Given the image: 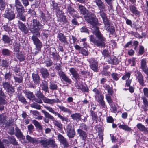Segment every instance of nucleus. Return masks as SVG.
Listing matches in <instances>:
<instances>
[{
    "label": "nucleus",
    "instance_id": "nucleus-18",
    "mask_svg": "<svg viewBox=\"0 0 148 148\" xmlns=\"http://www.w3.org/2000/svg\"><path fill=\"white\" fill-rule=\"evenodd\" d=\"M90 64V67L91 69L94 72H97L98 70V64L97 61L94 59H92Z\"/></svg>",
    "mask_w": 148,
    "mask_h": 148
},
{
    "label": "nucleus",
    "instance_id": "nucleus-5",
    "mask_svg": "<svg viewBox=\"0 0 148 148\" xmlns=\"http://www.w3.org/2000/svg\"><path fill=\"white\" fill-rule=\"evenodd\" d=\"M93 2L95 3L97 6L99 11L98 13L100 15L105 14L106 6L104 3L101 0H92Z\"/></svg>",
    "mask_w": 148,
    "mask_h": 148
},
{
    "label": "nucleus",
    "instance_id": "nucleus-26",
    "mask_svg": "<svg viewBox=\"0 0 148 148\" xmlns=\"http://www.w3.org/2000/svg\"><path fill=\"white\" fill-rule=\"evenodd\" d=\"M15 133L14 134L17 138H22L24 137L21 130L16 125Z\"/></svg>",
    "mask_w": 148,
    "mask_h": 148
},
{
    "label": "nucleus",
    "instance_id": "nucleus-25",
    "mask_svg": "<svg viewBox=\"0 0 148 148\" xmlns=\"http://www.w3.org/2000/svg\"><path fill=\"white\" fill-rule=\"evenodd\" d=\"M137 127L141 131L144 132L148 134V128L146 127L141 123H139L137 124Z\"/></svg>",
    "mask_w": 148,
    "mask_h": 148
},
{
    "label": "nucleus",
    "instance_id": "nucleus-43",
    "mask_svg": "<svg viewBox=\"0 0 148 148\" xmlns=\"http://www.w3.org/2000/svg\"><path fill=\"white\" fill-rule=\"evenodd\" d=\"M64 13H62L60 15H59L58 17V20L59 21H62L64 23H66L67 21V20L66 18V16L64 15Z\"/></svg>",
    "mask_w": 148,
    "mask_h": 148
},
{
    "label": "nucleus",
    "instance_id": "nucleus-39",
    "mask_svg": "<svg viewBox=\"0 0 148 148\" xmlns=\"http://www.w3.org/2000/svg\"><path fill=\"white\" fill-rule=\"evenodd\" d=\"M32 123L39 130L42 131L43 130V127L41 124L38 121L35 120H34L32 121Z\"/></svg>",
    "mask_w": 148,
    "mask_h": 148
},
{
    "label": "nucleus",
    "instance_id": "nucleus-47",
    "mask_svg": "<svg viewBox=\"0 0 148 148\" xmlns=\"http://www.w3.org/2000/svg\"><path fill=\"white\" fill-rule=\"evenodd\" d=\"M16 57L21 62L24 61L25 59V57L21 53H17Z\"/></svg>",
    "mask_w": 148,
    "mask_h": 148
},
{
    "label": "nucleus",
    "instance_id": "nucleus-37",
    "mask_svg": "<svg viewBox=\"0 0 148 148\" xmlns=\"http://www.w3.org/2000/svg\"><path fill=\"white\" fill-rule=\"evenodd\" d=\"M8 138L9 140V143L10 144L14 145H18V142H17L14 136H9Z\"/></svg>",
    "mask_w": 148,
    "mask_h": 148
},
{
    "label": "nucleus",
    "instance_id": "nucleus-12",
    "mask_svg": "<svg viewBox=\"0 0 148 148\" xmlns=\"http://www.w3.org/2000/svg\"><path fill=\"white\" fill-rule=\"evenodd\" d=\"M37 36L36 35H33L32 39L38 50H40L42 47V44Z\"/></svg>",
    "mask_w": 148,
    "mask_h": 148
},
{
    "label": "nucleus",
    "instance_id": "nucleus-41",
    "mask_svg": "<svg viewBox=\"0 0 148 148\" xmlns=\"http://www.w3.org/2000/svg\"><path fill=\"white\" fill-rule=\"evenodd\" d=\"M42 113L44 114L46 118L49 119L52 121H54V120L55 119L54 117L53 116L46 111L42 110Z\"/></svg>",
    "mask_w": 148,
    "mask_h": 148
},
{
    "label": "nucleus",
    "instance_id": "nucleus-32",
    "mask_svg": "<svg viewBox=\"0 0 148 148\" xmlns=\"http://www.w3.org/2000/svg\"><path fill=\"white\" fill-rule=\"evenodd\" d=\"M42 90L46 92H49L48 88V86L47 82L46 81L42 82L40 84Z\"/></svg>",
    "mask_w": 148,
    "mask_h": 148
},
{
    "label": "nucleus",
    "instance_id": "nucleus-17",
    "mask_svg": "<svg viewBox=\"0 0 148 148\" xmlns=\"http://www.w3.org/2000/svg\"><path fill=\"white\" fill-rule=\"evenodd\" d=\"M77 134L82 140L85 142L87 137V134L86 132L83 130H81L80 129H78L77 130Z\"/></svg>",
    "mask_w": 148,
    "mask_h": 148
},
{
    "label": "nucleus",
    "instance_id": "nucleus-1",
    "mask_svg": "<svg viewBox=\"0 0 148 148\" xmlns=\"http://www.w3.org/2000/svg\"><path fill=\"white\" fill-rule=\"evenodd\" d=\"M92 28L93 33L97 38L95 37L93 35H91L90 36V41L97 47H104L106 44L105 42L106 41V38L100 32L98 27L95 26Z\"/></svg>",
    "mask_w": 148,
    "mask_h": 148
},
{
    "label": "nucleus",
    "instance_id": "nucleus-64",
    "mask_svg": "<svg viewBox=\"0 0 148 148\" xmlns=\"http://www.w3.org/2000/svg\"><path fill=\"white\" fill-rule=\"evenodd\" d=\"M79 53L84 56H87L88 54V51L83 48H82L81 50L79 51Z\"/></svg>",
    "mask_w": 148,
    "mask_h": 148
},
{
    "label": "nucleus",
    "instance_id": "nucleus-20",
    "mask_svg": "<svg viewBox=\"0 0 148 148\" xmlns=\"http://www.w3.org/2000/svg\"><path fill=\"white\" fill-rule=\"evenodd\" d=\"M32 77L33 80L36 84H39L40 82V78L37 73H34L32 74Z\"/></svg>",
    "mask_w": 148,
    "mask_h": 148
},
{
    "label": "nucleus",
    "instance_id": "nucleus-24",
    "mask_svg": "<svg viewBox=\"0 0 148 148\" xmlns=\"http://www.w3.org/2000/svg\"><path fill=\"white\" fill-rule=\"evenodd\" d=\"M2 40L5 44H7L9 45H11L12 44V40L7 35H3Z\"/></svg>",
    "mask_w": 148,
    "mask_h": 148
},
{
    "label": "nucleus",
    "instance_id": "nucleus-14",
    "mask_svg": "<svg viewBox=\"0 0 148 148\" xmlns=\"http://www.w3.org/2000/svg\"><path fill=\"white\" fill-rule=\"evenodd\" d=\"M100 16L103 20L105 29L106 28L107 29L108 27H110L111 25V21L108 19L106 14H105Z\"/></svg>",
    "mask_w": 148,
    "mask_h": 148
},
{
    "label": "nucleus",
    "instance_id": "nucleus-51",
    "mask_svg": "<svg viewBox=\"0 0 148 148\" xmlns=\"http://www.w3.org/2000/svg\"><path fill=\"white\" fill-rule=\"evenodd\" d=\"M111 76L114 80L115 81H117L120 77V75L116 73H114L112 74Z\"/></svg>",
    "mask_w": 148,
    "mask_h": 148
},
{
    "label": "nucleus",
    "instance_id": "nucleus-8",
    "mask_svg": "<svg viewBox=\"0 0 148 148\" xmlns=\"http://www.w3.org/2000/svg\"><path fill=\"white\" fill-rule=\"evenodd\" d=\"M94 14L92 13H89L86 17V21L92 25L95 26L97 23V19L96 18Z\"/></svg>",
    "mask_w": 148,
    "mask_h": 148
},
{
    "label": "nucleus",
    "instance_id": "nucleus-27",
    "mask_svg": "<svg viewBox=\"0 0 148 148\" xmlns=\"http://www.w3.org/2000/svg\"><path fill=\"white\" fill-rule=\"evenodd\" d=\"M97 101L100 103L103 108H105V103L103 100V96L101 94H99L97 95Z\"/></svg>",
    "mask_w": 148,
    "mask_h": 148
},
{
    "label": "nucleus",
    "instance_id": "nucleus-2",
    "mask_svg": "<svg viewBox=\"0 0 148 148\" xmlns=\"http://www.w3.org/2000/svg\"><path fill=\"white\" fill-rule=\"evenodd\" d=\"M41 23L37 18H34L32 20V23L29 24L27 23L29 30L33 34L37 36H40V30L43 28V24Z\"/></svg>",
    "mask_w": 148,
    "mask_h": 148
},
{
    "label": "nucleus",
    "instance_id": "nucleus-13",
    "mask_svg": "<svg viewBox=\"0 0 148 148\" xmlns=\"http://www.w3.org/2000/svg\"><path fill=\"white\" fill-rule=\"evenodd\" d=\"M140 68L148 77V67L147 65V61L145 59H142L141 60Z\"/></svg>",
    "mask_w": 148,
    "mask_h": 148
},
{
    "label": "nucleus",
    "instance_id": "nucleus-44",
    "mask_svg": "<svg viewBox=\"0 0 148 148\" xmlns=\"http://www.w3.org/2000/svg\"><path fill=\"white\" fill-rule=\"evenodd\" d=\"M14 48L15 51L19 52L20 49L19 42L17 41H15L14 43Z\"/></svg>",
    "mask_w": 148,
    "mask_h": 148
},
{
    "label": "nucleus",
    "instance_id": "nucleus-62",
    "mask_svg": "<svg viewBox=\"0 0 148 148\" xmlns=\"http://www.w3.org/2000/svg\"><path fill=\"white\" fill-rule=\"evenodd\" d=\"M91 115L92 116V119L93 120H96L97 119V116L96 113L90 110Z\"/></svg>",
    "mask_w": 148,
    "mask_h": 148
},
{
    "label": "nucleus",
    "instance_id": "nucleus-31",
    "mask_svg": "<svg viewBox=\"0 0 148 148\" xmlns=\"http://www.w3.org/2000/svg\"><path fill=\"white\" fill-rule=\"evenodd\" d=\"M18 25L19 28L21 31L26 34L28 33V31L27 27L22 22L18 21Z\"/></svg>",
    "mask_w": 148,
    "mask_h": 148
},
{
    "label": "nucleus",
    "instance_id": "nucleus-63",
    "mask_svg": "<svg viewBox=\"0 0 148 148\" xmlns=\"http://www.w3.org/2000/svg\"><path fill=\"white\" fill-rule=\"evenodd\" d=\"M28 13L30 14L31 16H33L36 17V12L33 9H30L28 11Z\"/></svg>",
    "mask_w": 148,
    "mask_h": 148
},
{
    "label": "nucleus",
    "instance_id": "nucleus-9",
    "mask_svg": "<svg viewBox=\"0 0 148 148\" xmlns=\"http://www.w3.org/2000/svg\"><path fill=\"white\" fill-rule=\"evenodd\" d=\"M66 132L67 136L70 138H73L75 134L74 126L71 124L67 125L66 127Z\"/></svg>",
    "mask_w": 148,
    "mask_h": 148
},
{
    "label": "nucleus",
    "instance_id": "nucleus-38",
    "mask_svg": "<svg viewBox=\"0 0 148 148\" xmlns=\"http://www.w3.org/2000/svg\"><path fill=\"white\" fill-rule=\"evenodd\" d=\"M142 99L143 101V103L144 105V107L143 108L144 111L147 112L148 110V99L145 97H143Z\"/></svg>",
    "mask_w": 148,
    "mask_h": 148
},
{
    "label": "nucleus",
    "instance_id": "nucleus-35",
    "mask_svg": "<svg viewBox=\"0 0 148 148\" xmlns=\"http://www.w3.org/2000/svg\"><path fill=\"white\" fill-rule=\"evenodd\" d=\"M13 77L15 82L18 84H20L22 82L23 80V77L21 76L20 73L17 76H13Z\"/></svg>",
    "mask_w": 148,
    "mask_h": 148
},
{
    "label": "nucleus",
    "instance_id": "nucleus-46",
    "mask_svg": "<svg viewBox=\"0 0 148 148\" xmlns=\"http://www.w3.org/2000/svg\"><path fill=\"white\" fill-rule=\"evenodd\" d=\"M49 88L51 90H55L58 89V87L56 84L53 83H51L49 86Z\"/></svg>",
    "mask_w": 148,
    "mask_h": 148
},
{
    "label": "nucleus",
    "instance_id": "nucleus-60",
    "mask_svg": "<svg viewBox=\"0 0 148 148\" xmlns=\"http://www.w3.org/2000/svg\"><path fill=\"white\" fill-rule=\"evenodd\" d=\"M18 99V100L23 104L25 105H26L27 104V102L26 101V99L23 96L20 97Z\"/></svg>",
    "mask_w": 148,
    "mask_h": 148
},
{
    "label": "nucleus",
    "instance_id": "nucleus-40",
    "mask_svg": "<svg viewBox=\"0 0 148 148\" xmlns=\"http://www.w3.org/2000/svg\"><path fill=\"white\" fill-rule=\"evenodd\" d=\"M71 116L73 119L77 121H78L80 120L81 115L79 113H76L72 114L71 115Z\"/></svg>",
    "mask_w": 148,
    "mask_h": 148
},
{
    "label": "nucleus",
    "instance_id": "nucleus-49",
    "mask_svg": "<svg viewBox=\"0 0 148 148\" xmlns=\"http://www.w3.org/2000/svg\"><path fill=\"white\" fill-rule=\"evenodd\" d=\"M17 12H25L24 7L23 5L15 7Z\"/></svg>",
    "mask_w": 148,
    "mask_h": 148
},
{
    "label": "nucleus",
    "instance_id": "nucleus-52",
    "mask_svg": "<svg viewBox=\"0 0 148 148\" xmlns=\"http://www.w3.org/2000/svg\"><path fill=\"white\" fill-rule=\"evenodd\" d=\"M108 28H106L105 29L110 33V34H113L115 31L114 27L113 26H110L108 27Z\"/></svg>",
    "mask_w": 148,
    "mask_h": 148
},
{
    "label": "nucleus",
    "instance_id": "nucleus-3",
    "mask_svg": "<svg viewBox=\"0 0 148 148\" xmlns=\"http://www.w3.org/2000/svg\"><path fill=\"white\" fill-rule=\"evenodd\" d=\"M40 143L44 148H54L57 146L55 141L53 139H48L45 138L38 140V144Z\"/></svg>",
    "mask_w": 148,
    "mask_h": 148
},
{
    "label": "nucleus",
    "instance_id": "nucleus-53",
    "mask_svg": "<svg viewBox=\"0 0 148 148\" xmlns=\"http://www.w3.org/2000/svg\"><path fill=\"white\" fill-rule=\"evenodd\" d=\"M6 116L4 115V114L2 113L0 114V123H5V119Z\"/></svg>",
    "mask_w": 148,
    "mask_h": 148
},
{
    "label": "nucleus",
    "instance_id": "nucleus-59",
    "mask_svg": "<svg viewBox=\"0 0 148 148\" xmlns=\"http://www.w3.org/2000/svg\"><path fill=\"white\" fill-rule=\"evenodd\" d=\"M18 14L17 17H18L20 19L22 20L23 21H25V18L23 14L24 12H17Z\"/></svg>",
    "mask_w": 148,
    "mask_h": 148
},
{
    "label": "nucleus",
    "instance_id": "nucleus-10",
    "mask_svg": "<svg viewBox=\"0 0 148 148\" xmlns=\"http://www.w3.org/2000/svg\"><path fill=\"white\" fill-rule=\"evenodd\" d=\"M6 96L2 90V88H0V111H2L4 110V106L2 104H6L7 102L4 99Z\"/></svg>",
    "mask_w": 148,
    "mask_h": 148
},
{
    "label": "nucleus",
    "instance_id": "nucleus-29",
    "mask_svg": "<svg viewBox=\"0 0 148 148\" xmlns=\"http://www.w3.org/2000/svg\"><path fill=\"white\" fill-rule=\"evenodd\" d=\"M109 63L113 65H117L119 63L117 58L115 57H111L107 60Z\"/></svg>",
    "mask_w": 148,
    "mask_h": 148
},
{
    "label": "nucleus",
    "instance_id": "nucleus-61",
    "mask_svg": "<svg viewBox=\"0 0 148 148\" xmlns=\"http://www.w3.org/2000/svg\"><path fill=\"white\" fill-rule=\"evenodd\" d=\"M51 4L52 6V9L54 10L57 9L58 8V4L54 1H50Z\"/></svg>",
    "mask_w": 148,
    "mask_h": 148
},
{
    "label": "nucleus",
    "instance_id": "nucleus-58",
    "mask_svg": "<svg viewBox=\"0 0 148 148\" xmlns=\"http://www.w3.org/2000/svg\"><path fill=\"white\" fill-rule=\"evenodd\" d=\"M30 106L31 107L40 110L41 109V106L36 103H34L31 104Z\"/></svg>",
    "mask_w": 148,
    "mask_h": 148
},
{
    "label": "nucleus",
    "instance_id": "nucleus-54",
    "mask_svg": "<svg viewBox=\"0 0 148 148\" xmlns=\"http://www.w3.org/2000/svg\"><path fill=\"white\" fill-rule=\"evenodd\" d=\"M53 121V123L54 125L57 127H58L59 128L61 129L62 128V124L59 122L58 121L54 120V121Z\"/></svg>",
    "mask_w": 148,
    "mask_h": 148
},
{
    "label": "nucleus",
    "instance_id": "nucleus-7",
    "mask_svg": "<svg viewBox=\"0 0 148 148\" xmlns=\"http://www.w3.org/2000/svg\"><path fill=\"white\" fill-rule=\"evenodd\" d=\"M66 10V13L68 16H71L73 18H79L78 13L72 5L69 4L67 5Z\"/></svg>",
    "mask_w": 148,
    "mask_h": 148
},
{
    "label": "nucleus",
    "instance_id": "nucleus-34",
    "mask_svg": "<svg viewBox=\"0 0 148 148\" xmlns=\"http://www.w3.org/2000/svg\"><path fill=\"white\" fill-rule=\"evenodd\" d=\"M78 8L80 10L81 13L83 15L86 14L87 16V14H88L89 13H90L89 12L88 10L86 9L85 7L82 5H78Z\"/></svg>",
    "mask_w": 148,
    "mask_h": 148
},
{
    "label": "nucleus",
    "instance_id": "nucleus-45",
    "mask_svg": "<svg viewBox=\"0 0 148 148\" xmlns=\"http://www.w3.org/2000/svg\"><path fill=\"white\" fill-rule=\"evenodd\" d=\"M9 82H7L5 81H3L2 82V85L3 88L6 90L12 85Z\"/></svg>",
    "mask_w": 148,
    "mask_h": 148
},
{
    "label": "nucleus",
    "instance_id": "nucleus-36",
    "mask_svg": "<svg viewBox=\"0 0 148 148\" xmlns=\"http://www.w3.org/2000/svg\"><path fill=\"white\" fill-rule=\"evenodd\" d=\"M3 75L4 76V78L6 81H10L12 78V74L10 71L7 72L5 74Z\"/></svg>",
    "mask_w": 148,
    "mask_h": 148
},
{
    "label": "nucleus",
    "instance_id": "nucleus-48",
    "mask_svg": "<svg viewBox=\"0 0 148 148\" xmlns=\"http://www.w3.org/2000/svg\"><path fill=\"white\" fill-rule=\"evenodd\" d=\"M10 53L11 51L8 49L4 48L2 50V53L3 56H9Z\"/></svg>",
    "mask_w": 148,
    "mask_h": 148
},
{
    "label": "nucleus",
    "instance_id": "nucleus-57",
    "mask_svg": "<svg viewBox=\"0 0 148 148\" xmlns=\"http://www.w3.org/2000/svg\"><path fill=\"white\" fill-rule=\"evenodd\" d=\"M6 90L10 94H12L15 92L14 87L12 85L11 86L7 88Z\"/></svg>",
    "mask_w": 148,
    "mask_h": 148
},
{
    "label": "nucleus",
    "instance_id": "nucleus-19",
    "mask_svg": "<svg viewBox=\"0 0 148 148\" xmlns=\"http://www.w3.org/2000/svg\"><path fill=\"white\" fill-rule=\"evenodd\" d=\"M69 71L75 80L76 81H78L80 79V76L79 75L75 69L74 68H71L70 69Z\"/></svg>",
    "mask_w": 148,
    "mask_h": 148
},
{
    "label": "nucleus",
    "instance_id": "nucleus-21",
    "mask_svg": "<svg viewBox=\"0 0 148 148\" xmlns=\"http://www.w3.org/2000/svg\"><path fill=\"white\" fill-rule=\"evenodd\" d=\"M58 137L60 143L63 144L64 147H67L68 145V141L62 135L59 134L58 135Z\"/></svg>",
    "mask_w": 148,
    "mask_h": 148
},
{
    "label": "nucleus",
    "instance_id": "nucleus-16",
    "mask_svg": "<svg viewBox=\"0 0 148 148\" xmlns=\"http://www.w3.org/2000/svg\"><path fill=\"white\" fill-rule=\"evenodd\" d=\"M4 17L9 21H11L15 18V14L14 11H7L4 14Z\"/></svg>",
    "mask_w": 148,
    "mask_h": 148
},
{
    "label": "nucleus",
    "instance_id": "nucleus-4",
    "mask_svg": "<svg viewBox=\"0 0 148 148\" xmlns=\"http://www.w3.org/2000/svg\"><path fill=\"white\" fill-rule=\"evenodd\" d=\"M35 94L37 97L39 99H41L45 103L52 104L58 102V99H49L47 98L40 90L37 91Z\"/></svg>",
    "mask_w": 148,
    "mask_h": 148
},
{
    "label": "nucleus",
    "instance_id": "nucleus-33",
    "mask_svg": "<svg viewBox=\"0 0 148 148\" xmlns=\"http://www.w3.org/2000/svg\"><path fill=\"white\" fill-rule=\"evenodd\" d=\"M131 12L134 14L136 15H139L140 12L137 9V8L134 5H131L129 7Z\"/></svg>",
    "mask_w": 148,
    "mask_h": 148
},
{
    "label": "nucleus",
    "instance_id": "nucleus-42",
    "mask_svg": "<svg viewBox=\"0 0 148 148\" xmlns=\"http://www.w3.org/2000/svg\"><path fill=\"white\" fill-rule=\"evenodd\" d=\"M58 107L61 110L64 112L66 113H68L70 114L72 112L70 110L62 106L58 105Z\"/></svg>",
    "mask_w": 148,
    "mask_h": 148
},
{
    "label": "nucleus",
    "instance_id": "nucleus-11",
    "mask_svg": "<svg viewBox=\"0 0 148 148\" xmlns=\"http://www.w3.org/2000/svg\"><path fill=\"white\" fill-rule=\"evenodd\" d=\"M134 73L136 79L138 81L140 85L143 86L144 82V77L142 74L138 70L135 71Z\"/></svg>",
    "mask_w": 148,
    "mask_h": 148
},
{
    "label": "nucleus",
    "instance_id": "nucleus-6",
    "mask_svg": "<svg viewBox=\"0 0 148 148\" xmlns=\"http://www.w3.org/2000/svg\"><path fill=\"white\" fill-rule=\"evenodd\" d=\"M55 69L58 71H60L58 72V73L59 76L64 81L69 84H71L72 81L63 72L61 71L62 70V69L61 68V66L60 64L56 65L55 66Z\"/></svg>",
    "mask_w": 148,
    "mask_h": 148
},
{
    "label": "nucleus",
    "instance_id": "nucleus-55",
    "mask_svg": "<svg viewBox=\"0 0 148 148\" xmlns=\"http://www.w3.org/2000/svg\"><path fill=\"white\" fill-rule=\"evenodd\" d=\"M27 128L29 134H31L33 133V131L34 130V127L32 124H30L27 126Z\"/></svg>",
    "mask_w": 148,
    "mask_h": 148
},
{
    "label": "nucleus",
    "instance_id": "nucleus-23",
    "mask_svg": "<svg viewBox=\"0 0 148 148\" xmlns=\"http://www.w3.org/2000/svg\"><path fill=\"white\" fill-rule=\"evenodd\" d=\"M40 17L41 19V23L45 25V23L48 20V18L49 16H46L45 14L42 11H40Z\"/></svg>",
    "mask_w": 148,
    "mask_h": 148
},
{
    "label": "nucleus",
    "instance_id": "nucleus-15",
    "mask_svg": "<svg viewBox=\"0 0 148 148\" xmlns=\"http://www.w3.org/2000/svg\"><path fill=\"white\" fill-rule=\"evenodd\" d=\"M57 38L61 42L63 43V45H67L68 43L67 40L66 36L64 34L61 33H58L57 36Z\"/></svg>",
    "mask_w": 148,
    "mask_h": 148
},
{
    "label": "nucleus",
    "instance_id": "nucleus-50",
    "mask_svg": "<svg viewBox=\"0 0 148 148\" xmlns=\"http://www.w3.org/2000/svg\"><path fill=\"white\" fill-rule=\"evenodd\" d=\"M119 127L120 128H121L125 131H130L131 130L130 127H129L127 125H121L119 126Z\"/></svg>",
    "mask_w": 148,
    "mask_h": 148
},
{
    "label": "nucleus",
    "instance_id": "nucleus-28",
    "mask_svg": "<svg viewBox=\"0 0 148 148\" xmlns=\"http://www.w3.org/2000/svg\"><path fill=\"white\" fill-rule=\"evenodd\" d=\"M26 139L29 142L33 144H38V139L32 137L28 135H26Z\"/></svg>",
    "mask_w": 148,
    "mask_h": 148
},
{
    "label": "nucleus",
    "instance_id": "nucleus-56",
    "mask_svg": "<svg viewBox=\"0 0 148 148\" xmlns=\"http://www.w3.org/2000/svg\"><path fill=\"white\" fill-rule=\"evenodd\" d=\"M51 53V55H52L54 59H55L57 60L60 59V56L56 52H52Z\"/></svg>",
    "mask_w": 148,
    "mask_h": 148
},
{
    "label": "nucleus",
    "instance_id": "nucleus-30",
    "mask_svg": "<svg viewBox=\"0 0 148 148\" xmlns=\"http://www.w3.org/2000/svg\"><path fill=\"white\" fill-rule=\"evenodd\" d=\"M23 92L25 94L27 98L30 100L31 101L33 99V98H34L35 95L32 92H31L30 91L24 90L23 91Z\"/></svg>",
    "mask_w": 148,
    "mask_h": 148
},
{
    "label": "nucleus",
    "instance_id": "nucleus-22",
    "mask_svg": "<svg viewBox=\"0 0 148 148\" xmlns=\"http://www.w3.org/2000/svg\"><path fill=\"white\" fill-rule=\"evenodd\" d=\"M40 71L43 78L45 79L48 77L49 74L46 68L42 67L40 69Z\"/></svg>",
    "mask_w": 148,
    "mask_h": 148
}]
</instances>
